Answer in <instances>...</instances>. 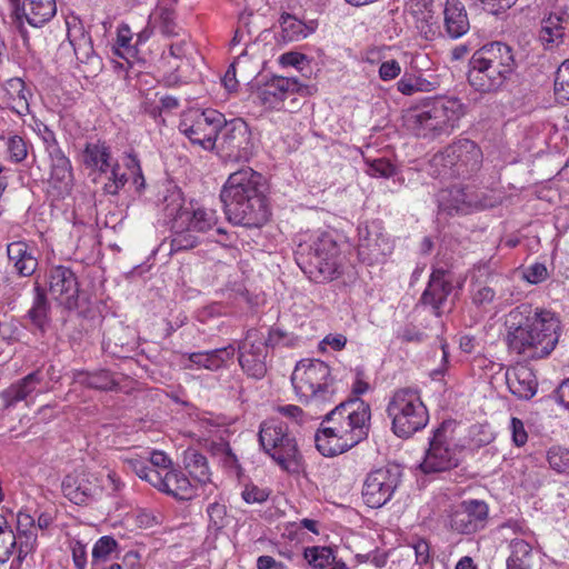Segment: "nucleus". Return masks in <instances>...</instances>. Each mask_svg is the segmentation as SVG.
Wrapping results in <instances>:
<instances>
[{
    "instance_id": "nucleus-1",
    "label": "nucleus",
    "mask_w": 569,
    "mask_h": 569,
    "mask_svg": "<svg viewBox=\"0 0 569 569\" xmlns=\"http://www.w3.org/2000/svg\"><path fill=\"white\" fill-rule=\"evenodd\" d=\"M505 343L510 353L525 360L548 358L561 336V321L549 309L521 303L505 317Z\"/></svg>"
},
{
    "instance_id": "nucleus-2",
    "label": "nucleus",
    "mask_w": 569,
    "mask_h": 569,
    "mask_svg": "<svg viewBox=\"0 0 569 569\" xmlns=\"http://www.w3.org/2000/svg\"><path fill=\"white\" fill-rule=\"evenodd\" d=\"M371 408L360 398H349L331 409L315 435L317 450L336 457L352 449L369 436Z\"/></svg>"
},
{
    "instance_id": "nucleus-3",
    "label": "nucleus",
    "mask_w": 569,
    "mask_h": 569,
    "mask_svg": "<svg viewBox=\"0 0 569 569\" xmlns=\"http://www.w3.org/2000/svg\"><path fill=\"white\" fill-rule=\"evenodd\" d=\"M263 187V177L250 167L232 172L220 192L228 221L249 229L263 227L271 216Z\"/></svg>"
},
{
    "instance_id": "nucleus-4",
    "label": "nucleus",
    "mask_w": 569,
    "mask_h": 569,
    "mask_svg": "<svg viewBox=\"0 0 569 569\" xmlns=\"http://www.w3.org/2000/svg\"><path fill=\"white\" fill-rule=\"evenodd\" d=\"M295 258L300 269L315 282H330L343 274L345 256L329 232L306 234L297 246Z\"/></svg>"
},
{
    "instance_id": "nucleus-5",
    "label": "nucleus",
    "mask_w": 569,
    "mask_h": 569,
    "mask_svg": "<svg viewBox=\"0 0 569 569\" xmlns=\"http://www.w3.org/2000/svg\"><path fill=\"white\" fill-rule=\"evenodd\" d=\"M516 67L512 49L499 41L476 50L469 61L468 82L481 93L496 92Z\"/></svg>"
},
{
    "instance_id": "nucleus-6",
    "label": "nucleus",
    "mask_w": 569,
    "mask_h": 569,
    "mask_svg": "<svg viewBox=\"0 0 569 569\" xmlns=\"http://www.w3.org/2000/svg\"><path fill=\"white\" fill-rule=\"evenodd\" d=\"M298 400L322 410L335 402L336 389L330 367L319 359L300 360L291 375Z\"/></svg>"
},
{
    "instance_id": "nucleus-7",
    "label": "nucleus",
    "mask_w": 569,
    "mask_h": 569,
    "mask_svg": "<svg viewBox=\"0 0 569 569\" xmlns=\"http://www.w3.org/2000/svg\"><path fill=\"white\" fill-rule=\"evenodd\" d=\"M466 111L467 107L459 98L437 97L412 114L411 128L417 137L423 139L450 134Z\"/></svg>"
},
{
    "instance_id": "nucleus-8",
    "label": "nucleus",
    "mask_w": 569,
    "mask_h": 569,
    "mask_svg": "<svg viewBox=\"0 0 569 569\" xmlns=\"http://www.w3.org/2000/svg\"><path fill=\"white\" fill-rule=\"evenodd\" d=\"M386 415L391 422V431L401 439H409L429 422V411L421 392L412 387H401L391 392Z\"/></svg>"
},
{
    "instance_id": "nucleus-9",
    "label": "nucleus",
    "mask_w": 569,
    "mask_h": 569,
    "mask_svg": "<svg viewBox=\"0 0 569 569\" xmlns=\"http://www.w3.org/2000/svg\"><path fill=\"white\" fill-rule=\"evenodd\" d=\"M482 158L475 141L461 138L432 156L429 173L440 179H467L480 170Z\"/></svg>"
},
{
    "instance_id": "nucleus-10",
    "label": "nucleus",
    "mask_w": 569,
    "mask_h": 569,
    "mask_svg": "<svg viewBox=\"0 0 569 569\" xmlns=\"http://www.w3.org/2000/svg\"><path fill=\"white\" fill-rule=\"evenodd\" d=\"M259 443L281 469L289 473H299L303 469V459L297 440L290 435L288 426L277 419L260 425Z\"/></svg>"
},
{
    "instance_id": "nucleus-11",
    "label": "nucleus",
    "mask_w": 569,
    "mask_h": 569,
    "mask_svg": "<svg viewBox=\"0 0 569 569\" xmlns=\"http://www.w3.org/2000/svg\"><path fill=\"white\" fill-rule=\"evenodd\" d=\"M223 113L214 109H189L182 112L178 129L191 144L204 150L216 148Z\"/></svg>"
},
{
    "instance_id": "nucleus-12",
    "label": "nucleus",
    "mask_w": 569,
    "mask_h": 569,
    "mask_svg": "<svg viewBox=\"0 0 569 569\" xmlns=\"http://www.w3.org/2000/svg\"><path fill=\"white\" fill-rule=\"evenodd\" d=\"M450 428L449 422H442L433 430L419 466L423 473L446 472L459 466L461 448L456 443Z\"/></svg>"
},
{
    "instance_id": "nucleus-13",
    "label": "nucleus",
    "mask_w": 569,
    "mask_h": 569,
    "mask_svg": "<svg viewBox=\"0 0 569 569\" xmlns=\"http://www.w3.org/2000/svg\"><path fill=\"white\" fill-rule=\"evenodd\" d=\"M489 506L479 499H468L453 506L447 516L448 528L459 535H471L487 525Z\"/></svg>"
},
{
    "instance_id": "nucleus-14",
    "label": "nucleus",
    "mask_w": 569,
    "mask_h": 569,
    "mask_svg": "<svg viewBox=\"0 0 569 569\" xmlns=\"http://www.w3.org/2000/svg\"><path fill=\"white\" fill-rule=\"evenodd\" d=\"M61 489L69 501L83 506L101 497L103 485L97 473L86 468H77L64 476Z\"/></svg>"
},
{
    "instance_id": "nucleus-15",
    "label": "nucleus",
    "mask_w": 569,
    "mask_h": 569,
    "mask_svg": "<svg viewBox=\"0 0 569 569\" xmlns=\"http://www.w3.org/2000/svg\"><path fill=\"white\" fill-rule=\"evenodd\" d=\"M57 14L56 0H14L13 16L22 37L23 44L29 47L30 38L24 23L33 28H41L50 22Z\"/></svg>"
},
{
    "instance_id": "nucleus-16",
    "label": "nucleus",
    "mask_w": 569,
    "mask_h": 569,
    "mask_svg": "<svg viewBox=\"0 0 569 569\" xmlns=\"http://www.w3.org/2000/svg\"><path fill=\"white\" fill-rule=\"evenodd\" d=\"M251 133L247 122L241 118L229 121L223 117V124L219 129L216 147L234 160L248 159L250 154Z\"/></svg>"
},
{
    "instance_id": "nucleus-17",
    "label": "nucleus",
    "mask_w": 569,
    "mask_h": 569,
    "mask_svg": "<svg viewBox=\"0 0 569 569\" xmlns=\"http://www.w3.org/2000/svg\"><path fill=\"white\" fill-rule=\"evenodd\" d=\"M138 477L161 492L170 495L179 500H190L197 495L196 485L178 469L167 470L162 476L159 471L149 470L140 463L136 465Z\"/></svg>"
},
{
    "instance_id": "nucleus-18",
    "label": "nucleus",
    "mask_w": 569,
    "mask_h": 569,
    "mask_svg": "<svg viewBox=\"0 0 569 569\" xmlns=\"http://www.w3.org/2000/svg\"><path fill=\"white\" fill-rule=\"evenodd\" d=\"M267 343L264 336L257 329H249L238 346V361L243 372L260 380L267 373Z\"/></svg>"
},
{
    "instance_id": "nucleus-19",
    "label": "nucleus",
    "mask_w": 569,
    "mask_h": 569,
    "mask_svg": "<svg viewBox=\"0 0 569 569\" xmlns=\"http://www.w3.org/2000/svg\"><path fill=\"white\" fill-rule=\"evenodd\" d=\"M48 292L69 310L78 308L80 284L74 271L67 266H52L47 273Z\"/></svg>"
},
{
    "instance_id": "nucleus-20",
    "label": "nucleus",
    "mask_w": 569,
    "mask_h": 569,
    "mask_svg": "<svg viewBox=\"0 0 569 569\" xmlns=\"http://www.w3.org/2000/svg\"><path fill=\"white\" fill-rule=\"evenodd\" d=\"M399 485V477L387 468L369 472L362 486V500L370 508H380L392 498Z\"/></svg>"
},
{
    "instance_id": "nucleus-21",
    "label": "nucleus",
    "mask_w": 569,
    "mask_h": 569,
    "mask_svg": "<svg viewBox=\"0 0 569 569\" xmlns=\"http://www.w3.org/2000/svg\"><path fill=\"white\" fill-rule=\"evenodd\" d=\"M452 288L449 271L442 268H435L420 297V302L423 306L430 307L435 316L440 317L442 315V307L451 293Z\"/></svg>"
},
{
    "instance_id": "nucleus-22",
    "label": "nucleus",
    "mask_w": 569,
    "mask_h": 569,
    "mask_svg": "<svg viewBox=\"0 0 569 569\" xmlns=\"http://www.w3.org/2000/svg\"><path fill=\"white\" fill-rule=\"evenodd\" d=\"M390 252L389 238L382 232L368 228L360 231L358 257L361 262L368 266L381 263Z\"/></svg>"
},
{
    "instance_id": "nucleus-23",
    "label": "nucleus",
    "mask_w": 569,
    "mask_h": 569,
    "mask_svg": "<svg viewBox=\"0 0 569 569\" xmlns=\"http://www.w3.org/2000/svg\"><path fill=\"white\" fill-rule=\"evenodd\" d=\"M405 10L421 37L426 40L437 37L439 28L435 20L433 0H407Z\"/></svg>"
},
{
    "instance_id": "nucleus-24",
    "label": "nucleus",
    "mask_w": 569,
    "mask_h": 569,
    "mask_svg": "<svg viewBox=\"0 0 569 569\" xmlns=\"http://www.w3.org/2000/svg\"><path fill=\"white\" fill-rule=\"evenodd\" d=\"M176 217H178L179 227L188 226L189 230L201 233L211 230L219 220L216 209L193 202L180 208Z\"/></svg>"
},
{
    "instance_id": "nucleus-25",
    "label": "nucleus",
    "mask_w": 569,
    "mask_h": 569,
    "mask_svg": "<svg viewBox=\"0 0 569 569\" xmlns=\"http://www.w3.org/2000/svg\"><path fill=\"white\" fill-rule=\"evenodd\" d=\"M43 381V375L40 370H36L9 388L3 390L0 395L3 408L9 409L16 407L18 402L27 400L33 393L40 392L39 387Z\"/></svg>"
},
{
    "instance_id": "nucleus-26",
    "label": "nucleus",
    "mask_w": 569,
    "mask_h": 569,
    "mask_svg": "<svg viewBox=\"0 0 569 569\" xmlns=\"http://www.w3.org/2000/svg\"><path fill=\"white\" fill-rule=\"evenodd\" d=\"M296 82L284 77H273L258 87L257 98L261 106L270 110H279L290 91H293Z\"/></svg>"
},
{
    "instance_id": "nucleus-27",
    "label": "nucleus",
    "mask_w": 569,
    "mask_h": 569,
    "mask_svg": "<svg viewBox=\"0 0 569 569\" xmlns=\"http://www.w3.org/2000/svg\"><path fill=\"white\" fill-rule=\"evenodd\" d=\"M18 562L21 563L28 555L32 553L37 547L38 532L34 517L27 510H20L17 513Z\"/></svg>"
},
{
    "instance_id": "nucleus-28",
    "label": "nucleus",
    "mask_w": 569,
    "mask_h": 569,
    "mask_svg": "<svg viewBox=\"0 0 569 569\" xmlns=\"http://www.w3.org/2000/svg\"><path fill=\"white\" fill-rule=\"evenodd\" d=\"M506 382L510 392L519 399H531L538 388L536 376L527 366H517L507 370Z\"/></svg>"
},
{
    "instance_id": "nucleus-29",
    "label": "nucleus",
    "mask_w": 569,
    "mask_h": 569,
    "mask_svg": "<svg viewBox=\"0 0 569 569\" xmlns=\"http://www.w3.org/2000/svg\"><path fill=\"white\" fill-rule=\"evenodd\" d=\"M568 20L569 13L565 9H557L542 19L539 39L545 48L562 43Z\"/></svg>"
},
{
    "instance_id": "nucleus-30",
    "label": "nucleus",
    "mask_w": 569,
    "mask_h": 569,
    "mask_svg": "<svg viewBox=\"0 0 569 569\" xmlns=\"http://www.w3.org/2000/svg\"><path fill=\"white\" fill-rule=\"evenodd\" d=\"M491 272L487 266L473 270L470 280L469 295L471 303L477 308L487 309L496 299V290L489 283Z\"/></svg>"
},
{
    "instance_id": "nucleus-31",
    "label": "nucleus",
    "mask_w": 569,
    "mask_h": 569,
    "mask_svg": "<svg viewBox=\"0 0 569 569\" xmlns=\"http://www.w3.org/2000/svg\"><path fill=\"white\" fill-rule=\"evenodd\" d=\"M7 254L19 276L30 277L37 270L38 260L34 257V251L26 241L8 243Z\"/></svg>"
},
{
    "instance_id": "nucleus-32",
    "label": "nucleus",
    "mask_w": 569,
    "mask_h": 569,
    "mask_svg": "<svg viewBox=\"0 0 569 569\" xmlns=\"http://www.w3.org/2000/svg\"><path fill=\"white\" fill-rule=\"evenodd\" d=\"M443 20L446 32L452 39L462 37L470 28L466 8L460 0H446Z\"/></svg>"
},
{
    "instance_id": "nucleus-33",
    "label": "nucleus",
    "mask_w": 569,
    "mask_h": 569,
    "mask_svg": "<svg viewBox=\"0 0 569 569\" xmlns=\"http://www.w3.org/2000/svg\"><path fill=\"white\" fill-rule=\"evenodd\" d=\"M188 42L182 39L171 43L168 52H163L160 59V68L163 70V81L168 86H176L180 82L178 70L180 63L187 56Z\"/></svg>"
},
{
    "instance_id": "nucleus-34",
    "label": "nucleus",
    "mask_w": 569,
    "mask_h": 569,
    "mask_svg": "<svg viewBox=\"0 0 569 569\" xmlns=\"http://www.w3.org/2000/svg\"><path fill=\"white\" fill-rule=\"evenodd\" d=\"M281 38L286 42L300 41L312 34L318 23L313 20L303 22L290 13H282L279 19Z\"/></svg>"
},
{
    "instance_id": "nucleus-35",
    "label": "nucleus",
    "mask_w": 569,
    "mask_h": 569,
    "mask_svg": "<svg viewBox=\"0 0 569 569\" xmlns=\"http://www.w3.org/2000/svg\"><path fill=\"white\" fill-rule=\"evenodd\" d=\"M82 161L87 168L108 173L112 162L110 147L100 140L88 142L82 152Z\"/></svg>"
},
{
    "instance_id": "nucleus-36",
    "label": "nucleus",
    "mask_w": 569,
    "mask_h": 569,
    "mask_svg": "<svg viewBox=\"0 0 569 569\" xmlns=\"http://www.w3.org/2000/svg\"><path fill=\"white\" fill-rule=\"evenodd\" d=\"M3 90L9 100V106L19 116L30 112L29 100L31 92L27 89L26 82L18 77L10 78L3 83Z\"/></svg>"
},
{
    "instance_id": "nucleus-37",
    "label": "nucleus",
    "mask_w": 569,
    "mask_h": 569,
    "mask_svg": "<svg viewBox=\"0 0 569 569\" xmlns=\"http://www.w3.org/2000/svg\"><path fill=\"white\" fill-rule=\"evenodd\" d=\"M236 353L233 345L206 352H192L189 360L199 368L216 371L230 361Z\"/></svg>"
},
{
    "instance_id": "nucleus-38",
    "label": "nucleus",
    "mask_w": 569,
    "mask_h": 569,
    "mask_svg": "<svg viewBox=\"0 0 569 569\" xmlns=\"http://www.w3.org/2000/svg\"><path fill=\"white\" fill-rule=\"evenodd\" d=\"M184 469L190 476V480L199 486L207 485L211 481V472L209 469L208 460L206 456L194 449H188L184 451L183 457Z\"/></svg>"
},
{
    "instance_id": "nucleus-39",
    "label": "nucleus",
    "mask_w": 569,
    "mask_h": 569,
    "mask_svg": "<svg viewBox=\"0 0 569 569\" xmlns=\"http://www.w3.org/2000/svg\"><path fill=\"white\" fill-rule=\"evenodd\" d=\"M439 87L436 77L426 78L421 73L406 72L397 81V90L403 96H413L416 93H428L435 91Z\"/></svg>"
},
{
    "instance_id": "nucleus-40",
    "label": "nucleus",
    "mask_w": 569,
    "mask_h": 569,
    "mask_svg": "<svg viewBox=\"0 0 569 569\" xmlns=\"http://www.w3.org/2000/svg\"><path fill=\"white\" fill-rule=\"evenodd\" d=\"M510 555L507 558V569H531L532 546L522 538H512L509 542Z\"/></svg>"
},
{
    "instance_id": "nucleus-41",
    "label": "nucleus",
    "mask_w": 569,
    "mask_h": 569,
    "mask_svg": "<svg viewBox=\"0 0 569 569\" xmlns=\"http://www.w3.org/2000/svg\"><path fill=\"white\" fill-rule=\"evenodd\" d=\"M439 208L447 211L449 214L468 213L471 208V202L468 200L465 189L453 187L440 192Z\"/></svg>"
},
{
    "instance_id": "nucleus-42",
    "label": "nucleus",
    "mask_w": 569,
    "mask_h": 569,
    "mask_svg": "<svg viewBox=\"0 0 569 569\" xmlns=\"http://www.w3.org/2000/svg\"><path fill=\"white\" fill-rule=\"evenodd\" d=\"M49 158L51 161L50 179L60 183L61 187L68 188L73 178L70 159L61 149H54L52 153H49Z\"/></svg>"
},
{
    "instance_id": "nucleus-43",
    "label": "nucleus",
    "mask_w": 569,
    "mask_h": 569,
    "mask_svg": "<svg viewBox=\"0 0 569 569\" xmlns=\"http://www.w3.org/2000/svg\"><path fill=\"white\" fill-rule=\"evenodd\" d=\"M149 24L164 37L179 36L174 11L164 7H158L150 16Z\"/></svg>"
},
{
    "instance_id": "nucleus-44",
    "label": "nucleus",
    "mask_w": 569,
    "mask_h": 569,
    "mask_svg": "<svg viewBox=\"0 0 569 569\" xmlns=\"http://www.w3.org/2000/svg\"><path fill=\"white\" fill-rule=\"evenodd\" d=\"M77 381L88 388L96 390H113L118 383L109 370H98L94 372L79 371L76 376Z\"/></svg>"
},
{
    "instance_id": "nucleus-45",
    "label": "nucleus",
    "mask_w": 569,
    "mask_h": 569,
    "mask_svg": "<svg viewBox=\"0 0 569 569\" xmlns=\"http://www.w3.org/2000/svg\"><path fill=\"white\" fill-rule=\"evenodd\" d=\"M303 558L313 569H330L336 560L333 550L330 547L313 546L303 550Z\"/></svg>"
},
{
    "instance_id": "nucleus-46",
    "label": "nucleus",
    "mask_w": 569,
    "mask_h": 569,
    "mask_svg": "<svg viewBox=\"0 0 569 569\" xmlns=\"http://www.w3.org/2000/svg\"><path fill=\"white\" fill-rule=\"evenodd\" d=\"M140 463L146 468L144 472L149 470L159 471L162 476L167 470H171V459L162 451H153L148 460L132 458L127 460L128 468L131 469L137 476L138 471L136 465Z\"/></svg>"
},
{
    "instance_id": "nucleus-47",
    "label": "nucleus",
    "mask_w": 569,
    "mask_h": 569,
    "mask_svg": "<svg viewBox=\"0 0 569 569\" xmlns=\"http://www.w3.org/2000/svg\"><path fill=\"white\" fill-rule=\"evenodd\" d=\"M196 231L189 230L188 226H178V217L172 222V236L170 242V252L189 250L198 244V238L193 234Z\"/></svg>"
},
{
    "instance_id": "nucleus-48",
    "label": "nucleus",
    "mask_w": 569,
    "mask_h": 569,
    "mask_svg": "<svg viewBox=\"0 0 569 569\" xmlns=\"http://www.w3.org/2000/svg\"><path fill=\"white\" fill-rule=\"evenodd\" d=\"M14 553L18 556L16 533L7 518L0 515V563L7 562Z\"/></svg>"
},
{
    "instance_id": "nucleus-49",
    "label": "nucleus",
    "mask_w": 569,
    "mask_h": 569,
    "mask_svg": "<svg viewBox=\"0 0 569 569\" xmlns=\"http://www.w3.org/2000/svg\"><path fill=\"white\" fill-rule=\"evenodd\" d=\"M179 106V99L169 94L160 96L159 104L151 103L148 97L142 102L143 111L151 116L156 121H158V118H161L162 112H172L178 109Z\"/></svg>"
},
{
    "instance_id": "nucleus-50",
    "label": "nucleus",
    "mask_w": 569,
    "mask_h": 569,
    "mask_svg": "<svg viewBox=\"0 0 569 569\" xmlns=\"http://www.w3.org/2000/svg\"><path fill=\"white\" fill-rule=\"evenodd\" d=\"M546 458L553 471L569 476V448L553 445L547 450Z\"/></svg>"
},
{
    "instance_id": "nucleus-51",
    "label": "nucleus",
    "mask_w": 569,
    "mask_h": 569,
    "mask_svg": "<svg viewBox=\"0 0 569 569\" xmlns=\"http://www.w3.org/2000/svg\"><path fill=\"white\" fill-rule=\"evenodd\" d=\"M1 140L4 141L6 153L8 160L13 163L22 162L28 156V146L26 140L18 134L2 136Z\"/></svg>"
},
{
    "instance_id": "nucleus-52",
    "label": "nucleus",
    "mask_w": 569,
    "mask_h": 569,
    "mask_svg": "<svg viewBox=\"0 0 569 569\" xmlns=\"http://www.w3.org/2000/svg\"><path fill=\"white\" fill-rule=\"evenodd\" d=\"M366 173L372 178H391L396 174V166L387 158L371 159L363 157Z\"/></svg>"
},
{
    "instance_id": "nucleus-53",
    "label": "nucleus",
    "mask_w": 569,
    "mask_h": 569,
    "mask_svg": "<svg viewBox=\"0 0 569 569\" xmlns=\"http://www.w3.org/2000/svg\"><path fill=\"white\" fill-rule=\"evenodd\" d=\"M118 542L111 536L100 537L92 548L91 566H100L104 563L108 557L117 549Z\"/></svg>"
},
{
    "instance_id": "nucleus-54",
    "label": "nucleus",
    "mask_w": 569,
    "mask_h": 569,
    "mask_svg": "<svg viewBox=\"0 0 569 569\" xmlns=\"http://www.w3.org/2000/svg\"><path fill=\"white\" fill-rule=\"evenodd\" d=\"M248 63L249 56L246 51H242L227 69L222 78V84L229 92H234L238 90V86L240 82V80L237 78L238 68L242 67V64Z\"/></svg>"
},
{
    "instance_id": "nucleus-55",
    "label": "nucleus",
    "mask_w": 569,
    "mask_h": 569,
    "mask_svg": "<svg viewBox=\"0 0 569 569\" xmlns=\"http://www.w3.org/2000/svg\"><path fill=\"white\" fill-rule=\"evenodd\" d=\"M555 94L557 99L569 102V59L565 60L557 69Z\"/></svg>"
},
{
    "instance_id": "nucleus-56",
    "label": "nucleus",
    "mask_w": 569,
    "mask_h": 569,
    "mask_svg": "<svg viewBox=\"0 0 569 569\" xmlns=\"http://www.w3.org/2000/svg\"><path fill=\"white\" fill-rule=\"evenodd\" d=\"M271 492L268 487H261L250 481L243 486L241 498L249 505L263 503L269 499Z\"/></svg>"
},
{
    "instance_id": "nucleus-57",
    "label": "nucleus",
    "mask_w": 569,
    "mask_h": 569,
    "mask_svg": "<svg viewBox=\"0 0 569 569\" xmlns=\"http://www.w3.org/2000/svg\"><path fill=\"white\" fill-rule=\"evenodd\" d=\"M276 410L278 413L300 427L315 419V415L303 411L299 406L296 405L278 406Z\"/></svg>"
},
{
    "instance_id": "nucleus-58",
    "label": "nucleus",
    "mask_w": 569,
    "mask_h": 569,
    "mask_svg": "<svg viewBox=\"0 0 569 569\" xmlns=\"http://www.w3.org/2000/svg\"><path fill=\"white\" fill-rule=\"evenodd\" d=\"M134 525L141 529H150L161 522V515L152 509L137 508L131 515Z\"/></svg>"
},
{
    "instance_id": "nucleus-59",
    "label": "nucleus",
    "mask_w": 569,
    "mask_h": 569,
    "mask_svg": "<svg viewBox=\"0 0 569 569\" xmlns=\"http://www.w3.org/2000/svg\"><path fill=\"white\" fill-rule=\"evenodd\" d=\"M108 172L110 176L108 178V182L104 184V191L108 194H117L120 189L126 186L128 177L126 172L121 171V167L117 161L111 162V167Z\"/></svg>"
},
{
    "instance_id": "nucleus-60",
    "label": "nucleus",
    "mask_w": 569,
    "mask_h": 569,
    "mask_svg": "<svg viewBox=\"0 0 569 569\" xmlns=\"http://www.w3.org/2000/svg\"><path fill=\"white\" fill-rule=\"evenodd\" d=\"M47 299L43 293H37L32 308L29 310L28 316L32 323L40 330H43L47 322Z\"/></svg>"
},
{
    "instance_id": "nucleus-61",
    "label": "nucleus",
    "mask_w": 569,
    "mask_h": 569,
    "mask_svg": "<svg viewBox=\"0 0 569 569\" xmlns=\"http://www.w3.org/2000/svg\"><path fill=\"white\" fill-rule=\"evenodd\" d=\"M549 277L547 267L543 263L535 262L523 272V279L531 284H539Z\"/></svg>"
},
{
    "instance_id": "nucleus-62",
    "label": "nucleus",
    "mask_w": 569,
    "mask_h": 569,
    "mask_svg": "<svg viewBox=\"0 0 569 569\" xmlns=\"http://www.w3.org/2000/svg\"><path fill=\"white\" fill-rule=\"evenodd\" d=\"M511 439L516 447H523L528 441V432L521 419L512 417L510 420Z\"/></svg>"
},
{
    "instance_id": "nucleus-63",
    "label": "nucleus",
    "mask_w": 569,
    "mask_h": 569,
    "mask_svg": "<svg viewBox=\"0 0 569 569\" xmlns=\"http://www.w3.org/2000/svg\"><path fill=\"white\" fill-rule=\"evenodd\" d=\"M401 73V66L396 59L383 61L378 70L379 78L382 81L397 79Z\"/></svg>"
},
{
    "instance_id": "nucleus-64",
    "label": "nucleus",
    "mask_w": 569,
    "mask_h": 569,
    "mask_svg": "<svg viewBox=\"0 0 569 569\" xmlns=\"http://www.w3.org/2000/svg\"><path fill=\"white\" fill-rule=\"evenodd\" d=\"M126 167L132 176L133 183L139 188L144 186V178L142 173V169L140 166V161L136 154L128 153Z\"/></svg>"
}]
</instances>
